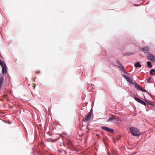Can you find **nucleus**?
<instances>
[{"mask_svg":"<svg viewBox=\"0 0 155 155\" xmlns=\"http://www.w3.org/2000/svg\"><path fill=\"white\" fill-rule=\"evenodd\" d=\"M129 130L131 134L134 136H138L140 134L139 130L135 127H131Z\"/></svg>","mask_w":155,"mask_h":155,"instance_id":"obj_1","label":"nucleus"},{"mask_svg":"<svg viewBox=\"0 0 155 155\" xmlns=\"http://www.w3.org/2000/svg\"><path fill=\"white\" fill-rule=\"evenodd\" d=\"M0 65L2 67V72L4 74L5 71H6V64L0 60Z\"/></svg>","mask_w":155,"mask_h":155,"instance_id":"obj_2","label":"nucleus"},{"mask_svg":"<svg viewBox=\"0 0 155 155\" xmlns=\"http://www.w3.org/2000/svg\"><path fill=\"white\" fill-rule=\"evenodd\" d=\"M116 62L117 64V66L119 67L121 71H123L124 73H126V72L125 71L124 67L122 65V64L120 63V62L118 60L116 61Z\"/></svg>","mask_w":155,"mask_h":155,"instance_id":"obj_3","label":"nucleus"},{"mask_svg":"<svg viewBox=\"0 0 155 155\" xmlns=\"http://www.w3.org/2000/svg\"><path fill=\"white\" fill-rule=\"evenodd\" d=\"M117 118V116L115 115H112L111 117H110L108 119H107V122H113L116 121L117 120L116 119Z\"/></svg>","mask_w":155,"mask_h":155,"instance_id":"obj_4","label":"nucleus"},{"mask_svg":"<svg viewBox=\"0 0 155 155\" xmlns=\"http://www.w3.org/2000/svg\"><path fill=\"white\" fill-rule=\"evenodd\" d=\"M147 55L148 59L149 60L154 62L155 61V57L153 54L150 53H149Z\"/></svg>","mask_w":155,"mask_h":155,"instance_id":"obj_5","label":"nucleus"},{"mask_svg":"<svg viewBox=\"0 0 155 155\" xmlns=\"http://www.w3.org/2000/svg\"><path fill=\"white\" fill-rule=\"evenodd\" d=\"M123 76L125 78L127 81L129 82L130 84H134V82H133L132 80L131 79V78H130L129 76L126 75H123Z\"/></svg>","mask_w":155,"mask_h":155,"instance_id":"obj_6","label":"nucleus"},{"mask_svg":"<svg viewBox=\"0 0 155 155\" xmlns=\"http://www.w3.org/2000/svg\"><path fill=\"white\" fill-rule=\"evenodd\" d=\"M92 114L91 113L88 114L87 116H85V118L83 119L82 121L87 122L91 118Z\"/></svg>","mask_w":155,"mask_h":155,"instance_id":"obj_7","label":"nucleus"},{"mask_svg":"<svg viewBox=\"0 0 155 155\" xmlns=\"http://www.w3.org/2000/svg\"><path fill=\"white\" fill-rule=\"evenodd\" d=\"M101 128L103 130H105L107 132H110L112 133H113L114 132V130L113 129H110L105 126H102L101 127Z\"/></svg>","mask_w":155,"mask_h":155,"instance_id":"obj_8","label":"nucleus"},{"mask_svg":"<svg viewBox=\"0 0 155 155\" xmlns=\"http://www.w3.org/2000/svg\"><path fill=\"white\" fill-rule=\"evenodd\" d=\"M135 100L137 101V102H139V103H140V104H143L144 105H146V103L144 102L142 100L140 99L138 97H135L134 98Z\"/></svg>","mask_w":155,"mask_h":155,"instance_id":"obj_9","label":"nucleus"},{"mask_svg":"<svg viewBox=\"0 0 155 155\" xmlns=\"http://www.w3.org/2000/svg\"><path fill=\"white\" fill-rule=\"evenodd\" d=\"M140 50L145 53H147L149 51V48L148 47H146L142 48Z\"/></svg>","mask_w":155,"mask_h":155,"instance_id":"obj_10","label":"nucleus"},{"mask_svg":"<svg viewBox=\"0 0 155 155\" xmlns=\"http://www.w3.org/2000/svg\"><path fill=\"white\" fill-rule=\"evenodd\" d=\"M4 77L2 76L0 77V89L1 88L2 86L3 83Z\"/></svg>","mask_w":155,"mask_h":155,"instance_id":"obj_11","label":"nucleus"},{"mask_svg":"<svg viewBox=\"0 0 155 155\" xmlns=\"http://www.w3.org/2000/svg\"><path fill=\"white\" fill-rule=\"evenodd\" d=\"M133 84H134V86L138 90H140V88L139 84H138L136 82H134Z\"/></svg>","mask_w":155,"mask_h":155,"instance_id":"obj_12","label":"nucleus"},{"mask_svg":"<svg viewBox=\"0 0 155 155\" xmlns=\"http://www.w3.org/2000/svg\"><path fill=\"white\" fill-rule=\"evenodd\" d=\"M134 66L136 68L141 67V66L139 62H137V63L135 64Z\"/></svg>","mask_w":155,"mask_h":155,"instance_id":"obj_13","label":"nucleus"},{"mask_svg":"<svg viewBox=\"0 0 155 155\" xmlns=\"http://www.w3.org/2000/svg\"><path fill=\"white\" fill-rule=\"evenodd\" d=\"M147 63L148 67H152V66L151 65V63L150 62L148 61L147 62Z\"/></svg>","mask_w":155,"mask_h":155,"instance_id":"obj_14","label":"nucleus"},{"mask_svg":"<svg viewBox=\"0 0 155 155\" xmlns=\"http://www.w3.org/2000/svg\"><path fill=\"white\" fill-rule=\"evenodd\" d=\"M155 72V70L154 69H151L150 70V73L151 75H153V72Z\"/></svg>","mask_w":155,"mask_h":155,"instance_id":"obj_15","label":"nucleus"},{"mask_svg":"<svg viewBox=\"0 0 155 155\" xmlns=\"http://www.w3.org/2000/svg\"><path fill=\"white\" fill-rule=\"evenodd\" d=\"M139 90L142 91H144V92L146 91L145 90L143 89L142 88H140V90Z\"/></svg>","mask_w":155,"mask_h":155,"instance_id":"obj_16","label":"nucleus"},{"mask_svg":"<svg viewBox=\"0 0 155 155\" xmlns=\"http://www.w3.org/2000/svg\"><path fill=\"white\" fill-rule=\"evenodd\" d=\"M151 79V78L149 77V78L147 79V81H149V82L150 83V82L149 81Z\"/></svg>","mask_w":155,"mask_h":155,"instance_id":"obj_17","label":"nucleus"},{"mask_svg":"<svg viewBox=\"0 0 155 155\" xmlns=\"http://www.w3.org/2000/svg\"><path fill=\"white\" fill-rule=\"evenodd\" d=\"M33 87V89H35V85H33V84H32V86Z\"/></svg>","mask_w":155,"mask_h":155,"instance_id":"obj_18","label":"nucleus"},{"mask_svg":"<svg viewBox=\"0 0 155 155\" xmlns=\"http://www.w3.org/2000/svg\"><path fill=\"white\" fill-rule=\"evenodd\" d=\"M3 96L4 97H5V98H6V97L7 96V94H5Z\"/></svg>","mask_w":155,"mask_h":155,"instance_id":"obj_19","label":"nucleus"},{"mask_svg":"<svg viewBox=\"0 0 155 155\" xmlns=\"http://www.w3.org/2000/svg\"><path fill=\"white\" fill-rule=\"evenodd\" d=\"M36 73H40V71H37V72H36Z\"/></svg>","mask_w":155,"mask_h":155,"instance_id":"obj_20","label":"nucleus"},{"mask_svg":"<svg viewBox=\"0 0 155 155\" xmlns=\"http://www.w3.org/2000/svg\"><path fill=\"white\" fill-rule=\"evenodd\" d=\"M96 135H97V136H99V135L98 134H96Z\"/></svg>","mask_w":155,"mask_h":155,"instance_id":"obj_21","label":"nucleus"},{"mask_svg":"<svg viewBox=\"0 0 155 155\" xmlns=\"http://www.w3.org/2000/svg\"><path fill=\"white\" fill-rule=\"evenodd\" d=\"M135 6H137V5H134Z\"/></svg>","mask_w":155,"mask_h":155,"instance_id":"obj_22","label":"nucleus"}]
</instances>
